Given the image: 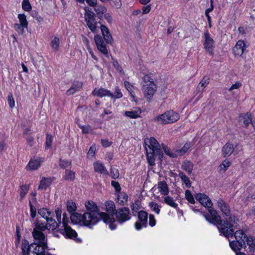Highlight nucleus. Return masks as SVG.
I'll list each match as a JSON object with an SVG mask.
<instances>
[{
	"label": "nucleus",
	"mask_w": 255,
	"mask_h": 255,
	"mask_svg": "<svg viewBox=\"0 0 255 255\" xmlns=\"http://www.w3.org/2000/svg\"><path fill=\"white\" fill-rule=\"evenodd\" d=\"M52 215L49 218L46 219V223H42L44 225L47 227L46 230H51L54 231L57 229H59V224L57 222L52 218Z\"/></svg>",
	"instance_id": "24"
},
{
	"label": "nucleus",
	"mask_w": 255,
	"mask_h": 255,
	"mask_svg": "<svg viewBox=\"0 0 255 255\" xmlns=\"http://www.w3.org/2000/svg\"><path fill=\"white\" fill-rule=\"evenodd\" d=\"M100 28L105 42L107 43H111L113 41V38L109 29L104 25H101Z\"/></svg>",
	"instance_id": "26"
},
{
	"label": "nucleus",
	"mask_w": 255,
	"mask_h": 255,
	"mask_svg": "<svg viewBox=\"0 0 255 255\" xmlns=\"http://www.w3.org/2000/svg\"><path fill=\"white\" fill-rule=\"evenodd\" d=\"M95 10L98 15H101L106 12V8L104 6H97L95 8Z\"/></svg>",
	"instance_id": "56"
},
{
	"label": "nucleus",
	"mask_w": 255,
	"mask_h": 255,
	"mask_svg": "<svg viewBox=\"0 0 255 255\" xmlns=\"http://www.w3.org/2000/svg\"><path fill=\"white\" fill-rule=\"evenodd\" d=\"M79 127L82 129V131L83 133H89L90 132H92L93 131V129L92 128L88 125L86 126H81L80 125H78Z\"/></svg>",
	"instance_id": "55"
},
{
	"label": "nucleus",
	"mask_w": 255,
	"mask_h": 255,
	"mask_svg": "<svg viewBox=\"0 0 255 255\" xmlns=\"http://www.w3.org/2000/svg\"><path fill=\"white\" fill-rule=\"evenodd\" d=\"M94 170L95 172L100 173L103 175H109V172L105 166L101 161H98L94 162L93 164Z\"/></svg>",
	"instance_id": "20"
},
{
	"label": "nucleus",
	"mask_w": 255,
	"mask_h": 255,
	"mask_svg": "<svg viewBox=\"0 0 255 255\" xmlns=\"http://www.w3.org/2000/svg\"><path fill=\"white\" fill-rule=\"evenodd\" d=\"M179 176L187 187L189 188L191 187V183L189 178L183 172H179Z\"/></svg>",
	"instance_id": "40"
},
{
	"label": "nucleus",
	"mask_w": 255,
	"mask_h": 255,
	"mask_svg": "<svg viewBox=\"0 0 255 255\" xmlns=\"http://www.w3.org/2000/svg\"><path fill=\"white\" fill-rule=\"evenodd\" d=\"M242 86V84L240 82H236L234 84H233L229 89V91H232L234 89H238Z\"/></svg>",
	"instance_id": "64"
},
{
	"label": "nucleus",
	"mask_w": 255,
	"mask_h": 255,
	"mask_svg": "<svg viewBox=\"0 0 255 255\" xmlns=\"http://www.w3.org/2000/svg\"><path fill=\"white\" fill-rule=\"evenodd\" d=\"M162 146L166 155L171 157L176 158L185 154L190 148V144L189 143H186L181 149H177L174 152H172L167 146L164 144H162Z\"/></svg>",
	"instance_id": "8"
},
{
	"label": "nucleus",
	"mask_w": 255,
	"mask_h": 255,
	"mask_svg": "<svg viewBox=\"0 0 255 255\" xmlns=\"http://www.w3.org/2000/svg\"><path fill=\"white\" fill-rule=\"evenodd\" d=\"M179 115L177 113L169 110L163 114L155 117L152 121L159 124L165 125L175 122L179 119Z\"/></svg>",
	"instance_id": "6"
},
{
	"label": "nucleus",
	"mask_w": 255,
	"mask_h": 255,
	"mask_svg": "<svg viewBox=\"0 0 255 255\" xmlns=\"http://www.w3.org/2000/svg\"><path fill=\"white\" fill-rule=\"evenodd\" d=\"M141 113V110L139 108H137L135 110L126 111L125 112L124 115L126 117H129L131 119H136L140 117Z\"/></svg>",
	"instance_id": "32"
},
{
	"label": "nucleus",
	"mask_w": 255,
	"mask_h": 255,
	"mask_svg": "<svg viewBox=\"0 0 255 255\" xmlns=\"http://www.w3.org/2000/svg\"><path fill=\"white\" fill-rule=\"evenodd\" d=\"M128 196L125 192H119L117 195V203L121 205L124 206L127 203Z\"/></svg>",
	"instance_id": "31"
},
{
	"label": "nucleus",
	"mask_w": 255,
	"mask_h": 255,
	"mask_svg": "<svg viewBox=\"0 0 255 255\" xmlns=\"http://www.w3.org/2000/svg\"><path fill=\"white\" fill-rule=\"evenodd\" d=\"M247 45L244 40H240L237 41L236 45L233 49V53L235 56H241L244 52Z\"/></svg>",
	"instance_id": "19"
},
{
	"label": "nucleus",
	"mask_w": 255,
	"mask_h": 255,
	"mask_svg": "<svg viewBox=\"0 0 255 255\" xmlns=\"http://www.w3.org/2000/svg\"><path fill=\"white\" fill-rule=\"evenodd\" d=\"M209 214H203L206 220L210 223L218 225V228L221 234L227 238L232 237L234 233L233 222L235 223V216H230L228 219L221 220L220 216L212 206L208 208Z\"/></svg>",
	"instance_id": "2"
},
{
	"label": "nucleus",
	"mask_w": 255,
	"mask_h": 255,
	"mask_svg": "<svg viewBox=\"0 0 255 255\" xmlns=\"http://www.w3.org/2000/svg\"><path fill=\"white\" fill-rule=\"evenodd\" d=\"M156 89V85L152 79L151 74L144 75L142 78V90L147 102L151 101Z\"/></svg>",
	"instance_id": "5"
},
{
	"label": "nucleus",
	"mask_w": 255,
	"mask_h": 255,
	"mask_svg": "<svg viewBox=\"0 0 255 255\" xmlns=\"http://www.w3.org/2000/svg\"><path fill=\"white\" fill-rule=\"evenodd\" d=\"M52 142V136L48 133L46 134V140H45V148L48 149L51 148V144Z\"/></svg>",
	"instance_id": "53"
},
{
	"label": "nucleus",
	"mask_w": 255,
	"mask_h": 255,
	"mask_svg": "<svg viewBox=\"0 0 255 255\" xmlns=\"http://www.w3.org/2000/svg\"><path fill=\"white\" fill-rule=\"evenodd\" d=\"M33 225L32 236L34 242L32 243V248H34L35 251L36 248H38L45 255H51L50 253L46 251L48 249V242L43 232L46 230L47 227L38 220L34 221Z\"/></svg>",
	"instance_id": "3"
},
{
	"label": "nucleus",
	"mask_w": 255,
	"mask_h": 255,
	"mask_svg": "<svg viewBox=\"0 0 255 255\" xmlns=\"http://www.w3.org/2000/svg\"><path fill=\"white\" fill-rule=\"evenodd\" d=\"M229 245L232 250L236 254L238 253L242 248H246V245L245 242H240L237 240L230 241Z\"/></svg>",
	"instance_id": "22"
},
{
	"label": "nucleus",
	"mask_w": 255,
	"mask_h": 255,
	"mask_svg": "<svg viewBox=\"0 0 255 255\" xmlns=\"http://www.w3.org/2000/svg\"><path fill=\"white\" fill-rule=\"evenodd\" d=\"M69 218L66 214V213H64L63 214V218L62 220V226H64L68 225L69 223Z\"/></svg>",
	"instance_id": "63"
},
{
	"label": "nucleus",
	"mask_w": 255,
	"mask_h": 255,
	"mask_svg": "<svg viewBox=\"0 0 255 255\" xmlns=\"http://www.w3.org/2000/svg\"><path fill=\"white\" fill-rule=\"evenodd\" d=\"M71 164V162L67 160H62L60 159L59 160V165L62 168H66L67 167L69 166Z\"/></svg>",
	"instance_id": "59"
},
{
	"label": "nucleus",
	"mask_w": 255,
	"mask_h": 255,
	"mask_svg": "<svg viewBox=\"0 0 255 255\" xmlns=\"http://www.w3.org/2000/svg\"><path fill=\"white\" fill-rule=\"evenodd\" d=\"M38 214L46 220L47 218H49L53 214L47 209L42 208L38 210Z\"/></svg>",
	"instance_id": "36"
},
{
	"label": "nucleus",
	"mask_w": 255,
	"mask_h": 255,
	"mask_svg": "<svg viewBox=\"0 0 255 255\" xmlns=\"http://www.w3.org/2000/svg\"><path fill=\"white\" fill-rule=\"evenodd\" d=\"M29 190V186L27 185H23L20 186V200H22L27 192Z\"/></svg>",
	"instance_id": "43"
},
{
	"label": "nucleus",
	"mask_w": 255,
	"mask_h": 255,
	"mask_svg": "<svg viewBox=\"0 0 255 255\" xmlns=\"http://www.w3.org/2000/svg\"><path fill=\"white\" fill-rule=\"evenodd\" d=\"M110 173L112 178L116 179L119 177L118 169L114 166H112L110 169Z\"/></svg>",
	"instance_id": "52"
},
{
	"label": "nucleus",
	"mask_w": 255,
	"mask_h": 255,
	"mask_svg": "<svg viewBox=\"0 0 255 255\" xmlns=\"http://www.w3.org/2000/svg\"><path fill=\"white\" fill-rule=\"evenodd\" d=\"M43 162V158L39 157H34L29 161L26 166L27 170H35L40 166L42 162Z\"/></svg>",
	"instance_id": "18"
},
{
	"label": "nucleus",
	"mask_w": 255,
	"mask_h": 255,
	"mask_svg": "<svg viewBox=\"0 0 255 255\" xmlns=\"http://www.w3.org/2000/svg\"><path fill=\"white\" fill-rule=\"evenodd\" d=\"M7 102L10 108H12L15 106V102L13 98L12 93H9L7 96Z\"/></svg>",
	"instance_id": "58"
},
{
	"label": "nucleus",
	"mask_w": 255,
	"mask_h": 255,
	"mask_svg": "<svg viewBox=\"0 0 255 255\" xmlns=\"http://www.w3.org/2000/svg\"><path fill=\"white\" fill-rule=\"evenodd\" d=\"M159 191L163 195H167L169 193V188L165 181H159L157 184Z\"/></svg>",
	"instance_id": "29"
},
{
	"label": "nucleus",
	"mask_w": 255,
	"mask_h": 255,
	"mask_svg": "<svg viewBox=\"0 0 255 255\" xmlns=\"http://www.w3.org/2000/svg\"><path fill=\"white\" fill-rule=\"evenodd\" d=\"M231 165V162L228 159L224 160L219 167L220 171H226Z\"/></svg>",
	"instance_id": "41"
},
{
	"label": "nucleus",
	"mask_w": 255,
	"mask_h": 255,
	"mask_svg": "<svg viewBox=\"0 0 255 255\" xmlns=\"http://www.w3.org/2000/svg\"><path fill=\"white\" fill-rule=\"evenodd\" d=\"M111 94L112 95V96H110V98H111L112 99H119L123 97V94L119 87H116L115 88V91L114 94L112 93L111 92Z\"/></svg>",
	"instance_id": "49"
},
{
	"label": "nucleus",
	"mask_w": 255,
	"mask_h": 255,
	"mask_svg": "<svg viewBox=\"0 0 255 255\" xmlns=\"http://www.w3.org/2000/svg\"><path fill=\"white\" fill-rule=\"evenodd\" d=\"M18 18L20 22L19 24H21L23 27L26 28L28 25V22L25 15L24 14H19L18 15Z\"/></svg>",
	"instance_id": "46"
},
{
	"label": "nucleus",
	"mask_w": 255,
	"mask_h": 255,
	"mask_svg": "<svg viewBox=\"0 0 255 255\" xmlns=\"http://www.w3.org/2000/svg\"><path fill=\"white\" fill-rule=\"evenodd\" d=\"M22 7L25 11H30L32 7L29 0H23L22 2Z\"/></svg>",
	"instance_id": "54"
},
{
	"label": "nucleus",
	"mask_w": 255,
	"mask_h": 255,
	"mask_svg": "<svg viewBox=\"0 0 255 255\" xmlns=\"http://www.w3.org/2000/svg\"><path fill=\"white\" fill-rule=\"evenodd\" d=\"M85 206L87 211L86 212L94 213L97 215L101 214V213L99 212V208L96 204L92 201L85 202Z\"/></svg>",
	"instance_id": "21"
},
{
	"label": "nucleus",
	"mask_w": 255,
	"mask_h": 255,
	"mask_svg": "<svg viewBox=\"0 0 255 255\" xmlns=\"http://www.w3.org/2000/svg\"><path fill=\"white\" fill-rule=\"evenodd\" d=\"M164 202L170 207L176 209L178 208V204L176 203L173 198L170 196H166L164 198Z\"/></svg>",
	"instance_id": "38"
},
{
	"label": "nucleus",
	"mask_w": 255,
	"mask_h": 255,
	"mask_svg": "<svg viewBox=\"0 0 255 255\" xmlns=\"http://www.w3.org/2000/svg\"><path fill=\"white\" fill-rule=\"evenodd\" d=\"M106 211L109 214H107L108 216H112V218L115 220L114 218V215L115 214V212L117 211L116 210V206L114 203L113 201H108L106 202Z\"/></svg>",
	"instance_id": "28"
},
{
	"label": "nucleus",
	"mask_w": 255,
	"mask_h": 255,
	"mask_svg": "<svg viewBox=\"0 0 255 255\" xmlns=\"http://www.w3.org/2000/svg\"><path fill=\"white\" fill-rule=\"evenodd\" d=\"M115 215L117 221L120 224L129 220L131 218L129 209L127 207L119 208L116 211Z\"/></svg>",
	"instance_id": "9"
},
{
	"label": "nucleus",
	"mask_w": 255,
	"mask_h": 255,
	"mask_svg": "<svg viewBox=\"0 0 255 255\" xmlns=\"http://www.w3.org/2000/svg\"><path fill=\"white\" fill-rule=\"evenodd\" d=\"M70 220L74 224H80L89 228L95 225L100 220H102L104 223L109 225L111 230L116 228L115 220L106 213L102 212L101 214L98 215L89 212H85L83 214L75 213L71 215Z\"/></svg>",
	"instance_id": "1"
},
{
	"label": "nucleus",
	"mask_w": 255,
	"mask_h": 255,
	"mask_svg": "<svg viewBox=\"0 0 255 255\" xmlns=\"http://www.w3.org/2000/svg\"><path fill=\"white\" fill-rule=\"evenodd\" d=\"M145 148L147 160L150 165L153 166L155 164V157H158L160 160L162 159L163 153L160 144L154 137H150L149 144H145Z\"/></svg>",
	"instance_id": "4"
},
{
	"label": "nucleus",
	"mask_w": 255,
	"mask_h": 255,
	"mask_svg": "<svg viewBox=\"0 0 255 255\" xmlns=\"http://www.w3.org/2000/svg\"><path fill=\"white\" fill-rule=\"evenodd\" d=\"M209 83V78L207 77H204L198 84L197 90L200 91L201 88V91H203L204 89L207 87Z\"/></svg>",
	"instance_id": "37"
},
{
	"label": "nucleus",
	"mask_w": 255,
	"mask_h": 255,
	"mask_svg": "<svg viewBox=\"0 0 255 255\" xmlns=\"http://www.w3.org/2000/svg\"><path fill=\"white\" fill-rule=\"evenodd\" d=\"M181 168L189 175H190L192 172L193 164L190 161H185L183 163Z\"/></svg>",
	"instance_id": "35"
},
{
	"label": "nucleus",
	"mask_w": 255,
	"mask_h": 255,
	"mask_svg": "<svg viewBox=\"0 0 255 255\" xmlns=\"http://www.w3.org/2000/svg\"><path fill=\"white\" fill-rule=\"evenodd\" d=\"M83 86L82 82L78 81H74L71 87L66 91L67 95H72L80 91Z\"/></svg>",
	"instance_id": "23"
},
{
	"label": "nucleus",
	"mask_w": 255,
	"mask_h": 255,
	"mask_svg": "<svg viewBox=\"0 0 255 255\" xmlns=\"http://www.w3.org/2000/svg\"><path fill=\"white\" fill-rule=\"evenodd\" d=\"M51 183L50 178L42 177L38 186V190H46Z\"/></svg>",
	"instance_id": "33"
},
{
	"label": "nucleus",
	"mask_w": 255,
	"mask_h": 255,
	"mask_svg": "<svg viewBox=\"0 0 255 255\" xmlns=\"http://www.w3.org/2000/svg\"><path fill=\"white\" fill-rule=\"evenodd\" d=\"M196 199L203 206L208 208L213 206V203L209 197L201 193H197L195 196Z\"/></svg>",
	"instance_id": "17"
},
{
	"label": "nucleus",
	"mask_w": 255,
	"mask_h": 255,
	"mask_svg": "<svg viewBox=\"0 0 255 255\" xmlns=\"http://www.w3.org/2000/svg\"><path fill=\"white\" fill-rule=\"evenodd\" d=\"M60 44L59 38L57 36H54L51 42V46L54 51H57Z\"/></svg>",
	"instance_id": "42"
},
{
	"label": "nucleus",
	"mask_w": 255,
	"mask_h": 255,
	"mask_svg": "<svg viewBox=\"0 0 255 255\" xmlns=\"http://www.w3.org/2000/svg\"><path fill=\"white\" fill-rule=\"evenodd\" d=\"M149 206L151 208V209L154 211L157 214H159L160 213V209L159 208V205L157 203L154 202H151L149 204Z\"/></svg>",
	"instance_id": "51"
},
{
	"label": "nucleus",
	"mask_w": 255,
	"mask_h": 255,
	"mask_svg": "<svg viewBox=\"0 0 255 255\" xmlns=\"http://www.w3.org/2000/svg\"><path fill=\"white\" fill-rule=\"evenodd\" d=\"M131 209L132 211L133 216H135L134 213H137L139 212L138 210L141 208V205L138 201H136L134 203L130 206Z\"/></svg>",
	"instance_id": "45"
},
{
	"label": "nucleus",
	"mask_w": 255,
	"mask_h": 255,
	"mask_svg": "<svg viewBox=\"0 0 255 255\" xmlns=\"http://www.w3.org/2000/svg\"><path fill=\"white\" fill-rule=\"evenodd\" d=\"M92 94L95 96L102 98L105 96L110 97L112 96L111 91L104 88H95L92 92Z\"/></svg>",
	"instance_id": "25"
},
{
	"label": "nucleus",
	"mask_w": 255,
	"mask_h": 255,
	"mask_svg": "<svg viewBox=\"0 0 255 255\" xmlns=\"http://www.w3.org/2000/svg\"><path fill=\"white\" fill-rule=\"evenodd\" d=\"M29 205L30 207V216L32 219H34L36 215V209L32 205L31 201H29Z\"/></svg>",
	"instance_id": "57"
},
{
	"label": "nucleus",
	"mask_w": 255,
	"mask_h": 255,
	"mask_svg": "<svg viewBox=\"0 0 255 255\" xmlns=\"http://www.w3.org/2000/svg\"><path fill=\"white\" fill-rule=\"evenodd\" d=\"M109 1L112 5L117 8L121 7L122 5L121 0H109Z\"/></svg>",
	"instance_id": "60"
},
{
	"label": "nucleus",
	"mask_w": 255,
	"mask_h": 255,
	"mask_svg": "<svg viewBox=\"0 0 255 255\" xmlns=\"http://www.w3.org/2000/svg\"><path fill=\"white\" fill-rule=\"evenodd\" d=\"M124 85L126 88L127 89V90L130 93L131 96L133 98L134 101H135V96L134 95V92L133 91V87L132 85L130 84V83L128 81H125L124 82Z\"/></svg>",
	"instance_id": "44"
},
{
	"label": "nucleus",
	"mask_w": 255,
	"mask_h": 255,
	"mask_svg": "<svg viewBox=\"0 0 255 255\" xmlns=\"http://www.w3.org/2000/svg\"><path fill=\"white\" fill-rule=\"evenodd\" d=\"M94 40L98 50L105 55L106 57L109 58L110 54L108 49L102 37L100 35L96 34L94 36Z\"/></svg>",
	"instance_id": "14"
},
{
	"label": "nucleus",
	"mask_w": 255,
	"mask_h": 255,
	"mask_svg": "<svg viewBox=\"0 0 255 255\" xmlns=\"http://www.w3.org/2000/svg\"><path fill=\"white\" fill-rule=\"evenodd\" d=\"M139 222H135L134 227L136 230H140L147 226L148 213L144 211H139L137 214Z\"/></svg>",
	"instance_id": "12"
},
{
	"label": "nucleus",
	"mask_w": 255,
	"mask_h": 255,
	"mask_svg": "<svg viewBox=\"0 0 255 255\" xmlns=\"http://www.w3.org/2000/svg\"><path fill=\"white\" fill-rule=\"evenodd\" d=\"M57 223L59 224V228L62 226L61 214L62 210L60 208H58L55 210Z\"/></svg>",
	"instance_id": "47"
},
{
	"label": "nucleus",
	"mask_w": 255,
	"mask_h": 255,
	"mask_svg": "<svg viewBox=\"0 0 255 255\" xmlns=\"http://www.w3.org/2000/svg\"><path fill=\"white\" fill-rule=\"evenodd\" d=\"M234 151V145L231 143L228 142L222 148V155L224 157H229L233 153Z\"/></svg>",
	"instance_id": "27"
},
{
	"label": "nucleus",
	"mask_w": 255,
	"mask_h": 255,
	"mask_svg": "<svg viewBox=\"0 0 255 255\" xmlns=\"http://www.w3.org/2000/svg\"><path fill=\"white\" fill-rule=\"evenodd\" d=\"M21 250L22 255H29L30 252L36 255H45L38 248L35 251L34 248H32V244L29 245L28 242L25 239L22 242Z\"/></svg>",
	"instance_id": "11"
},
{
	"label": "nucleus",
	"mask_w": 255,
	"mask_h": 255,
	"mask_svg": "<svg viewBox=\"0 0 255 255\" xmlns=\"http://www.w3.org/2000/svg\"><path fill=\"white\" fill-rule=\"evenodd\" d=\"M237 221L238 219L235 218V223L233 222H231V224L234 225L233 230L234 231L236 229H238L237 228ZM234 236L236 240H238L240 242H245L246 244V239L248 238V236L242 230H238L236 232L234 231L233 235L232 237Z\"/></svg>",
	"instance_id": "16"
},
{
	"label": "nucleus",
	"mask_w": 255,
	"mask_h": 255,
	"mask_svg": "<svg viewBox=\"0 0 255 255\" xmlns=\"http://www.w3.org/2000/svg\"><path fill=\"white\" fill-rule=\"evenodd\" d=\"M156 224V220L154 216L150 214L149 216V225L152 227H154Z\"/></svg>",
	"instance_id": "62"
},
{
	"label": "nucleus",
	"mask_w": 255,
	"mask_h": 255,
	"mask_svg": "<svg viewBox=\"0 0 255 255\" xmlns=\"http://www.w3.org/2000/svg\"><path fill=\"white\" fill-rule=\"evenodd\" d=\"M216 206L218 208L220 209L221 213L229 218L231 216V208L229 204L225 201L223 198H219L216 200Z\"/></svg>",
	"instance_id": "13"
},
{
	"label": "nucleus",
	"mask_w": 255,
	"mask_h": 255,
	"mask_svg": "<svg viewBox=\"0 0 255 255\" xmlns=\"http://www.w3.org/2000/svg\"><path fill=\"white\" fill-rule=\"evenodd\" d=\"M112 185L114 187L115 190L117 192H120L121 188L120 186V185L118 182L115 181H112L111 182Z\"/></svg>",
	"instance_id": "61"
},
{
	"label": "nucleus",
	"mask_w": 255,
	"mask_h": 255,
	"mask_svg": "<svg viewBox=\"0 0 255 255\" xmlns=\"http://www.w3.org/2000/svg\"><path fill=\"white\" fill-rule=\"evenodd\" d=\"M66 208L67 211L70 214V216L74 214L77 209L76 203L72 200H68L66 203Z\"/></svg>",
	"instance_id": "34"
},
{
	"label": "nucleus",
	"mask_w": 255,
	"mask_h": 255,
	"mask_svg": "<svg viewBox=\"0 0 255 255\" xmlns=\"http://www.w3.org/2000/svg\"><path fill=\"white\" fill-rule=\"evenodd\" d=\"M57 232L63 235L66 238L73 240L78 243L81 242V240L77 237V232L68 225L60 227Z\"/></svg>",
	"instance_id": "7"
},
{
	"label": "nucleus",
	"mask_w": 255,
	"mask_h": 255,
	"mask_svg": "<svg viewBox=\"0 0 255 255\" xmlns=\"http://www.w3.org/2000/svg\"><path fill=\"white\" fill-rule=\"evenodd\" d=\"M240 121L243 123V126L247 127L252 123L251 115L249 113L241 114L240 116Z\"/></svg>",
	"instance_id": "30"
},
{
	"label": "nucleus",
	"mask_w": 255,
	"mask_h": 255,
	"mask_svg": "<svg viewBox=\"0 0 255 255\" xmlns=\"http://www.w3.org/2000/svg\"><path fill=\"white\" fill-rule=\"evenodd\" d=\"M204 48L210 55L213 56L214 48L215 47V41L210 36V33L208 30H206L204 32Z\"/></svg>",
	"instance_id": "10"
},
{
	"label": "nucleus",
	"mask_w": 255,
	"mask_h": 255,
	"mask_svg": "<svg viewBox=\"0 0 255 255\" xmlns=\"http://www.w3.org/2000/svg\"><path fill=\"white\" fill-rule=\"evenodd\" d=\"M85 20L87 25L92 32H95L97 29V22L94 18V13L90 11H86Z\"/></svg>",
	"instance_id": "15"
},
{
	"label": "nucleus",
	"mask_w": 255,
	"mask_h": 255,
	"mask_svg": "<svg viewBox=\"0 0 255 255\" xmlns=\"http://www.w3.org/2000/svg\"><path fill=\"white\" fill-rule=\"evenodd\" d=\"M185 197L186 199L191 204H194V198L189 190H186L185 192Z\"/></svg>",
	"instance_id": "48"
},
{
	"label": "nucleus",
	"mask_w": 255,
	"mask_h": 255,
	"mask_svg": "<svg viewBox=\"0 0 255 255\" xmlns=\"http://www.w3.org/2000/svg\"><path fill=\"white\" fill-rule=\"evenodd\" d=\"M246 239V244H247L249 246L250 249L255 247V238L253 236H249Z\"/></svg>",
	"instance_id": "50"
},
{
	"label": "nucleus",
	"mask_w": 255,
	"mask_h": 255,
	"mask_svg": "<svg viewBox=\"0 0 255 255\" xmlns=\"http://www.w3.org/2000/svg\"><path fill=\"white\" fill-rule=\"evenodd\" d=\"M75 172L68 169H66L65 172V175L63 178L66 180L73 181L75 179Z\"/></svg>",
	"instance_id": "39"
}]
</instances>
